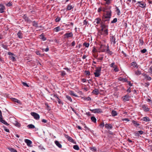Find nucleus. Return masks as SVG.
Here are the masks:
<instances>
[{"mask_svg": "<svg viewBox=\"0 0 152 152\" xmlns=\"http://www.w3.org/2000/svg\"><path fill=\"white\" fill-rule=\"evenodd\" d=\"M18 37L20 39L22 38V34L21 32V31H20L17 33V34Z\"/></svg>", "mask_w": 152, "mask_h": 152, "instance_id": "obj_25", "label": "nucleus"}, {"mask_svg": "<svg viewBox=\"0 0 152 152\" xmlns=\"http://www.w3.org/2000/svg\"><path fill=\"white\" fill-rule=\"evenodd\" d=\"M11 99L14 102H16L17 103L20 104H21L20 101L16 99L12 98Z\"/></svg>", "mask_w": 152, "mask_h": 152, "instance_id": "obj_22", "label": "nucleus"}, {"mask_svg": "<svg viewBox=\"0 0 152 152\" xmlns=\"http://www.w3.org/2000/svg\"><path fill=\"white\" fill-rule=\"evenodd\" d=\"M25 142L28 146H31V145L32 144V142L31 140L26 139L25 140Z\"/></svg>", "mask_w": 152, "mask_h": 152, "instance_id": "obj_11", "label": "nucleus"}, {"mask_svg": "<svg viewBox=\"0 0 152 152\" xmlns=\"http://www.w3.org/2000/svg\"><path fill=\"white\" fill-rule=\"evenodd\" d=\"M61 75L62 76H64L66 75V73L64 71H62L61 72Z\"/></svg>", "mask_w": 152, "mask_h": 152, "instance_id": "obj_53", "label": "nucleus"}, {"mask_svg": "<svg viewBox=\"0 0 152 152\" xmlns=\"http://www.w3.org/2000/svg\"><path fill=\"white\" fill-rule=\"evenodd\" d=\"M2 46L3 48H4L5 49H7V46L6 45H4V44H2Z\"/></svg>", "mask_w": 152, "mask_h": 152, "instance_id": "obj_50", "label": "nucleus"}, {"mask_svg": "<svg viewBox=\"0 0 152 152\" xmlns=\"http://www.w3.org/2000/svg\"><path fill=\"white\" fill-rule=\"evenodd\" d=\"M23 18L26 21H29V20L28 19V18L26 15H24L23 16Z\"/></svg>", "mask_w": 152, "mask_h": 152, "instance_id": "obj_37", "label": "nucleus"}, {"mask_svg": "<svg viewBox=\"0 0 152 152\" xmlns=\"http://www.w3.org/2000/svg\"><path fill=\"white\" fill-rule=\"evenodd\" d=\"M40 38L41 39H42L44 41L46 39V38L42 34H41L40 35Z\"/></svg>", "mask_w": 152, "mask_h": 152, "instance_id": "obj_40", "label": "nucleus"}, {"mask_svg": "<svg viewBox=\"0 0 152 152\" xmlns=\"http://www.w3.org/2000/svg\"><path fill=\"white\" fill-rule=\"evenodd\" d=\"M7 6L8 7H10L12 5V4L10 2H9L7 4H6Z\"/></svg>", "mask_w": 152, "mask_h": 152, "instance_id": "obj_57", "label": "nucleus"}, {"mask_svg": "<svg viewBox=\"0 0 152 152\" xmlns=\"http://www.w3.org/2000/svg\"><path fill=\"white\" fill-rule=\"evenodd\" d=\"M94 24L96 25V24H100V26H101V24L102 23H104L101 20V19L99 18H97L95 19L94 22Z\"/></svg>", "mask_w": 152, "mask_h": 152, "instance_id": "obj_6", "label": "nucleus"}, {"mask_svg": "<svg viewBox=\"0 0 152 152\" xmlns=\"http://www.w3.org/2000/svg\"><path fill=\"white\" fill-rule=\"evenodd\" d=\"M54 98H56L58 99V103L59 104H60L61 103V100L59 98L58 96L56 94H54L53 95V97H51V99H54Z\"/></svg>", "mask_w": 152, "mask_h": 152, "instance_id": "obj_15", "label": "nucleus"}, {"mask_svg": "<svg viewBox=\"0 0 152 152\" xmlns=\"http://www.w3.org/2000/svg\"><path fill=\"white\" fill-rule=\"evenodd\" d=\"M111 67L113 68L114 69V71L115 72H118L119 71V70L117 67V66L115 65L114 62H113L110 64V65Z\"/></svg>", "mask_w": 152, "mask_h": 152, "instance_id": "obj_5", "label": "nucleus"}, {"mask_svg": "<svg viewBox=\"0 0 152 152\" xmlns=\"http://www.w3.org/2000/svg\"><path fill=\"white\" fill-rule=\"evenodd\" d=\"M108 9H109V6L106 7L105 8L104 7L102 8V11L105 12Z\"/></svg>", "mask_w": 152, "mask_h": 152, "instance_id": "obj_31", "label": "nucleus"}, {"mask_svg": "<svg viewBox=\"0 0 152 152\" xmlns=\"http://www.w3.org/2000/svg\"><path fill=\"white\" fill-rule=\"evenodd\" d=\"M0 122L8 126L9 125V124L7 122L3 119L2 116L0 117Z\"/></svg>", "mask_w": 152, "mask_h": 152, "instance_id": "obj_13", "label": "nucleus"}, {"mask_svg": "<svg viewBox=\"0 0 152 152\" xmlns=\"http://www.w3.org/2000/svg\"><path fill=\"white\" fill-rule=\"evenodd\" d=\"M31 115L34 117V118L36 120H39V115L37 113H34L32 112L31 113Z\"/></svg>", "mask_w": 152, "mask_h": 152, "instance_id": "obj_7", "label": "nucleus"}, {"mask_svg": "<svg viewBox=\"0 0 152 152\" xmlns=\"http://www.w3.org/2000/svg\"><path fill=\"white\" fill-rule=\"evenodd\" d=\"M105 127L107 129H111L112 128V125L110 124H106L104 125Z\"/></svg>", "mask_w": 152, "mask_h": 152, "instance_id": "obj_16", "label": "nucleus"}, {"mask_svg": "<svg viewBox=\"0 0 152 152\" xmlns=\"http://www.w3.org/2000/svg\"><path fill=\"white\" fill-rule=\"evenodd\" d=\"M5 9L4 6L2 4H0V12L3 13L4 12V10Z\"/></svg>", "mask_w": 152, "mask_h": 152, "instance_id": "obj_14", "label": "nucleus"}, {"mask_svg": "<svg viewBox=\"0 0 152 152\" xmlns=\"http://www.w3.org/2000/svg\"><path fill=\"white\" fill-rule=\"evenodd\" d=\"M60 20V18H58L55 19L56 21L58 22Z\"/></svg>", "mask_w": 152, "mask_h": 152, "instance_id": "obj_59", "label": "nucleus"}, {"mask_svg": "<svg viewBox=\"0 0 152 152\" xmlns=\"http://www.w3.org/2000/svg\"><path fill=\"white\" fill-rule=\"evenodd\" d=\"M22 83L25 86H26L27 87H29L28 85L26 83H24V82H23Z\"/></svg>", "mask_w": 152, "mask_h": 152, "instance_id": "obj_51", "label": "nucleus"}, {"mask_svg": "<svg viewBox=\"0 0 152 152\" xmlns=\"http://www.w3.org/2000/svg\"><path fill=\"white\" fill-rule=\"evenodd\" d=\"M10 58L11 60L13 61H15V57L12 56H10Z\"/></svg>", "mask_w": 152, "mask_h": 152, "instance_id": "obj_48", "label": "nucleus"}, {"mask_svg": "<svg viewBox=\"0 0 152 152\" xmlns=\"http://www.w3.org/2000/svg\"><path fill=\"white\" fill-rule=\"evenodd\" d=\"M91 121L92 122L94 123H96V118L94 116H92L91 118Z\"/></svg>", "mask_w": 152, "mask_h": 152, "instance_id": "obj_29", "label": "nucleus"}, {"mask_svg": "<svg viewBox=\"0 0 152 152\" xmlns=\"http://www.w3.org/2000/svg\"><path fill=\"white\" fill-rule=\"evenodd\" d=\"M54 30L55 31L58 32L60 30V28L59 27H57L54 28Z\"/></svg>", "mask_w": 152, "mask_h": 152, "instance_id": "obj_43", "label": "nucleus"}, {"mask_svg": "<svg viewBox=\"0 0 152 152\" xmlns=\"http://www.w3.org/2000/svg\"><path fill=\"white\" fill-rule=\"evenodd\" d=\"M100 27L101 29L99 31L100 34L105 36L107 35L108 34V25L104 23H102Z\"/></svg>", "mask_w": 152, "mask_h": 152, "instance_id": "obj_1", "label": "nucleus"}, {"mask_svg": "<svg viewBox=\"0 0 152 152\" xmlns=\"http://www.w3.org/2000/svg\"><path fill=\"white\" fill-rule=\"evenodd\" d=\"M8 149H9L11 152H18L17 151L12 148H8Z\"/></svg>", "mask_w": 152, "mask_h": 152, "instance_id": "obj_32", "label": "nucleus"}, {"mask_svg": "<svg viewBox=\"0 0 152 152\" xmlns=\"http://www.w3.org/2000/svg\"><path fill=\"white\" fill-rule=\"evenodd\" d=\"M73 34L72 32L66 33L64 34L65 36V38H68L69 37H71L72 36Z\"/></svg>", "mask_w": 152, "mask_h": 152, "instance_id": "obj_17", "label": "nucleus"}, {"mask_svg": "<svg viewBox=\"0 0 152 152\" xmlns=\"http://www.w3.org/2000/svg\"><path fill=\"white\" fill-rule=\"evenodd\" d=\"M68 140L70 142H73V140L72 139L71 137H69L68 138Z\"/></svg>", "mask_w": 152, "mask_h": 152, "instance_id": "obj_54", "label": "nucleus"}, {"mask_svg": "<svg viewBox=\"0 0 152 152\" xmlns=\"http://www.w3.org/2000/svg\"><path fill=\"white\" fill-rule=\"evenodd\" d=\"M143 43L144 42L142 39H140L139 40V43L140 45L141 46L143 44Z\"/></svg>", "mask_w": 152, "mask_h": 152, "instance_id": "obj_34", "label": "nucleus"}, {"mask_svg": "<svg viewBox=\"0 0 152 152\" xmlns=\"http://www.w3.org/2000/svg\"><path fill=\"white\" fill-rule=\"evenodd\" d=\"M73 6L72 5H71V4H69L67 6L66 10H71L73 8Z\"/></svg>", "mask_w": 152, "mask_h": 152, "instance_id": "obj_21", "label": "nucleus"}, {"mask_svg": "<svg viewBox=\"0 0 152 152\" xmlns=\"http://www.w3.org/2000/svg\"><path fill=\"white\" fill-rule=\"evenodd\" d=\"M142 120L145 122H149L151 121V120L149 118L147 117L143 118Z\"/></svg>", "mask_w": 152, "mask_h": 152, "instance_id": "obj_19", "label": "nucleus"}, {"mask_svg": "<svg viewBox=\"0 0 152 152\" xmlns=\"http://www.w3.org/2000/svg\"><path fill=\"white\" fill-rule=\"evenodd\" d=\"M106 1V4L109 5L111 4V1H112V0H106V1Z\"/></svg>", "mask_w": 152, "mask_h": 152, "instance_id": "obj_36", "label": "nucleus"}, {"mask_svg": "<svg viewBox=\"0 0 152 152\" xmlns=\"http://www.w3.org/2000/svg\"><path fill=\"white\" fill-rule=\"evenodd\" d=\"M100 126L101 127H103L104 126V123H102L100 124Z\"/></svg>", "mask_w": 152, "mask_h": 152, "instance_id": "obj_63", "label": "nucleus"}, {"mask_svg": "<svg viewBox=\"0 0 152 152\" xmlns=\"http://www.w3.org/2000/svg\"><path fill=\"white\" fill-rule=\"evenodd\" d=\"M33 25L36 27H38V24L35 21L33 22Z\"/></svg>", "mask_w": 152, "mask_h": 152, "instance_id": "obj_42", "label": "nucleus"}, {"mask_svg": "<svg viewBox=\"0 0 152 152\" xmlns=\"http://www.w3.org/2000/svg\"><path fill=\"white\" fill-rule=\"evenodd\" d=\"M73 148L75 150H79V148L78 146L77 145H74L73 146Z\"/></svg>", "mask_w": 152, "mask_h": 152, "instance_id": "obj_39", "label": "nucleus"}, {"mask_svg": "<svg viewBox=\"0 0 152 152\" xmlns=\"http://www.w3.org/2000/svg\"><path fill=\"white\" fill-rule=\"evenodd\" d=\"M70 94L71 95H72L73 96H75V97H77V95H76L75 94H74V92L73 91H70Z\"/></svg>", "mask_w": 152, "mask_h": 152, "instance_id": "obj_46", "label": "nucleus"}, {"mask_svg": "<svg viewBox=\"0 0 152 152\" xmlns=\"http://www.w3.org/2000/svg\"><path fill=\"white\" fill-rule=\"evenodd\" d=\"M148 72L150 74H152V66H151L148 69Z\"/></svg>", "mask_w": 152, "mask_h": 152, "instance_id": "obj_35", "label": "nucleus"}, {"mask_svg": "<svg viewBox=\"0 0 152 152\" xmlns=\"http://www.w3.org/2000/svg\"><path fill=\"white\" fill-rule=\"evenodd\" d=\"M3 127L4 128V130L7 132H9V130L8 129H7L6 127L4 126H3Z\"/></svg>", "mask_w": 152, "mask_h": 152, "instance_id": "obj_55", "label": "nucleus"}, {"mask_svg": "<svg viewBox=\"0 0 152 152\" xmlns=\"http://www.w3.org/2000/svg\"><path fill=\"white\" fill-rule=\"evenodd\" d=\"M131 66H133L134 68H138V66L135 62H133L131 64Z\"/></svg>", "mask_w": 152, "mask_h": 152, "instance_id": "obj_18", "label": "nucleus"}, {"mask_svg": "<svg viewBox=\"0 0 152 152\" xmlns=\"http://www.w3.org/2000/svg\"><path fill=\"white\" fill-rule=\"evenodd\" d=\"M118 80L123 82H128V80L126 79L123 78L122 77H120L118 79Z\"/></svg>", "mask_w": 152, "mask_h": 152, "instance_id": "obj_24", "label": "nucleus"}, {"mask_svg": "<svg viewBox=\"0 0 152 152\" xmlns=\"http://www.w3.org/2000/svg\"><path fill=\"white\" fill-rule=\"evenodd\" d=\"M135 74L136 75H139L141 74V72L140 71L137 70L135 71Z\"/></svg>", "mask_w": 152, "mask_h": 152, "instance_id": "obj_38", "label": "nucleus"}, {"mask_svg": "<svg viewBox=\"0 0 152 152\" xmlns=\"http://www.w3.org/2000/svg\"><path fill=\"white\" fill-rule=\"evenodd\" d=\"M89 148L91 150L93 151H96V148L95 147H90Z\"/></svg>", "mask_w": 152, "mask_h": 152, "instance_id": "obj_41", "label": "nucleus"}, {"mask_svg": "<svg viewBox=\"0 0 152 152\" xmlns=\"http://www.w3.org/2000/svg\"><path fill=\"white\" fill-rule=\"evenodd\" d=\"M94 56L95 58H96L98 56V54L97 53H95L94 54Z\"/></svg>", "mask_w": 152, "mask_h": 152, "instance_id": "obj_56", "label": "nucleus"}, {"mask_svg": "<svg viewBox=\"0 0 152 152\" xmlns=\"http://www.w3.org/2000/svg\"><path fill=\"white\" fill-rule=\"evenodd\" d=\"M138 132H139V134H142L144 132L143 131L141 130L138 131Z\"/></svg>", "mask_w": 152, "mask_h": 152, "instance_id": "obj_58", "label": "nucleus"}, {"mask_svg": "<svg viewBox=\"0 0 152 152\" xmlns=\"http://www.w3.org/2000/svg\"><path fill=\"white\" fill-rule=\"evenodd\" d=\"M137 3L140 5L139 6L141 8H144L146 6V4L143 2L138 1Z\"/></svg>", "mask_w": 152, "mask_h": 152, "instance_id": "obj_9", "label": "nucleus"}, {"mask_svg": "<svg viewBox=\"0 0 152 152\" xmlns=\"http://www.w3.org/2000/svg\"><path fill=\"white\" fill-rule=\"evenodd\" d=\"M66 97L67 98V99L69 100L71 102H72V99L68 95L66 96Z\"/></svg>", "mask_w": 152, "mask_h": 152, "instance_id": "obj_45", "label": "nucleus"}, {"mask_svg": "<svg viewBox=\"0 0 152 152\" xmlns=\"http://www.w3.org/2000/svg\"><path fill=\"white\" fill-rule=\"evenodd\" d=\"M55 143L56 145L58 146L59 148H61L62 147L60 143L58 141H55Z\"/></svg>", "mask_w": 152, "mask_h": 152, "instance_id": "obj_23", "label": "nucleus"}, {"mask_svg": "<svg viewBox=\"0 0 152 152\" xmlns=\"http://www.w3.org/2000/svg\"><path fill=\"white\" fill-rule=\"evenodd\" d=\"M129 97L130 96L128 95H126L123 97V100L125 102L128 101L129 100Z\"/></svg>", "mask_w": 152, "mask_h": 152, "instance_id": "obj_12", "label": "nucleus"}, {"mask_svg": "<svg viewBox=\"0 0 152 152\" xmlns=\"http://www.w3.org/2000/svg\"><path fill=\"white\" fill-rule=\"evenodd\" d=\"M110 39L111 43L113 42V44L115 43V38L114 36H110Z\"/></svg>", "mask_w": 152, "mask_h": 152, "instance_id": "obj_10", "label": "nucleus"}, {"mask_svg": "<svg viewBox=\"0 0 152 152\" xmlns=\"http://www.w3.org/2000/svg\"><path fill=\"white\" fill-rule=\"evenodd\" d=\"M91 111H92V112L94 113H102V111L101 109H93L92 110H91Z\"/></svg>", "mask_w": 152, "mask_h": 152, "instance_id": "obj_8", "label": "nucleus"}, {"mask_svg": "<svg viewBox=\"0 0 152 152\" xmlns=\"http://www.w3.org/2000/svg\"><path fill=\"white\" fill-rule=\"evenodd\" d=\"M100 49L102 52H106L111 55H112L113 53L109 49L108 46H107L106 47V46L104 45H101L100 47Z\"/></svg>", "mask_w": 152, "mask_h": 152, "instance_id": "obj_2", "label": "nucleus"}, {"mask_svg": "<svg viewBox=\"0 0 152 152\" xmlns=\"http://www.w3.org/2000/svg\"><path fill=\"white\" fill-rule=\"evenodd\" d=\"M111 114L113 116H116L117 115V113L116 111L113 110L112 111Z\"/></svg>", "mask_w": 152, "mask_h": 152, "instance_id": "obj_28", "label": "nucleus"}, {"mask_svg": "<svg viewBox=\"0 0 152 152\" xmlns=\"http://www.w3.org/2000/svg\"><path fill=\"white\" fill-rule=\"evenodd\" d=\"M102 10V8L100 7L98 9L97 11H98V12H99Z\"/></svg>", "mask_w": 152, "mask_h": 152, "instance_id": "obj_60", "label": "nucleus"}, {"mask_svg": "<svg viewBox=\"0 0 152 152\" xmlns=\"http://www.w3.org/2000/svg\"><path fill=\"white\" fill-rule=\"evenodd\" d=\"M127 82L128 83L129 86H132V83H131L130 82L128 81V82Z\"/></svg>", "mask_w": 152, "mask_h": 152, "instance_id": "obj_62", "label": "nucleus"}, {"mask_svg": "<svg viewBox=\"0 0 152 152\" xmlns=\"http://www.w3.org/2000/svg\"><path fill=\"white\" fill-rule=\"evenodd\" d=\"M132 123L135 126H137L140 125V124L138 123L137 121L133 120L132 121Z\"/></svg>", "mask_w": 152, "mask_h": 152, "instance_id": "obj_30", "label": "nucleus"}, {"mask_svg": "<svg viewBox=\"0 0 152 152\" xmlns=\"http://www.w3.org/2000/svg\"><path fill=\"white\" fill-rule=\"evenodd\" d=\"M147 51V50L145 49H144L141 50V52L142 53H145Z\"/></svg>", "mask_w": 152, "mask_h": 152, "instance_id": "obj_49", "label": "nucleus"}, {"mask_svg": "<svg viewBox=\"0 0 152 152\" xmlns=\"http://www.w3.org/2000/svg\"><path fill=\"white\" fill-rule=\"evenodd\" d=\"M123 121H129V119L127 118H124L122 119Z\"/></svg>", "mask_w": 152, "mask_h": 152, "instance_id": "obj_52", "label": "nucleus"}, {"mask_svg": "<svg viewBox=\"0 0 152 152\" xmlns=\"http://www.w3.org/2000/svg\"><path fill=\"white\" fill-rule=\"evenodd\" d=\"M145 79H146L150 81L151 80V77H150L148 75H146V77L145 78Z\"/></svg>", "mask_w": 152, "mask_h": 152, "instance_id": "obj_33", "label": "nucleus"}, {"mask_svg": "<svg viewBox=\"0 0 152 152\" xmlns=\"http://www.w3.org/2000/svg\"><path fill=\"white\" fill-rule=\"evenodd\" d=\"M92 93L96 95H98L99 93V91L98 89H95L93 91Z\"/></svg>", "mask_w": 152, "mask_h": 152, "instance_id": "obj_27", "label": "nucleus"}, {"mask_svg": "<svg viewBox=\"0 0 152 152\" xmlns=\"http://www.w3.org/2000/svg\"><path fill=\"white\" fill-rule=\"evenodd\" d=\"M117 18H115L113 19V20L111 21V23H115L117 22Z\"/></svg>", "mask_w": 152, "mask_h": 152, "instance_id": "obj_47", "label": "nucleus"}, {"mask_svg": "<svg viewBox=\"0 0 152 152\" xmlns=\"http://www.w3.org/2000/svg\"><path fill=\"white\" fill-rule=\"evenodd\" d=\"M101 67H96L94 72V75L95 77H99L100 75L101 71Z\"/></svg>", "mask_w": 152, "mask_h": 152, "instance_id": "obj_4", "label": "nucleus"}, {"mask_svg": "<svg viewBox=\"0 0 152 152\" xmlns=\"http://www.w3.org/2000/svg\"><path fill=\"white\" fill-rule=\"evenodd\" d=\"M28 126L29 128H35V126L32 125V124H29Z\"/></svg>", "mask_w": 152, "mask_h": 152, "instance_id": "obj_44", "label": "nucleus"}, {"mask_svg": "<svg viewBox=\"0 0 152 152\" xmlns=\"http://www.w3.org/2000/svg\"><path fill=\"white\" fill-rule=\"evenodd\" d=\"M111 8V7L109 6V9L106 11L105 14L104 16V17L105 18H108V21L109 20L110 18L111 17L112 15V11L110 10Z\"/></svg>", "mask_w": 152, "mask_h": 152, "instance_id": "obj_3", "label": "nucleus"}, {"mask_svg": "<svg viewBox=\"0 0 152 152\" xmlns=\"http://www.w3.org/2000/svg\"><path fill=\"white\" fill-rule=\"evenodd\" d=\"M142 108L145 111L147 112L149 110V109L147 106H145V105L142 106Z\"/></svg>", "mask_w": 152, "mask_h": 152, "instance_id": "obj_20", "label": "nucleus"}, {"mask_svg": "<svg viewBox=\"0 0 152 152\" xmlns=\"http://www.w3.org/2000/svg\"><path fill=\"white\" fill-rule=\"evenodd\" d=\"M15 125L16 126H19V124L17 121H15Z\"/></svg>", "mask_w": 152, "mask_h": 152, "instance_id": "obj_61", "label": "nucleus"}, {"mask_svg": "<svg viewBox=\"0 0 152 152\" xmlns=\"http://www.w3.org/2000/svg\"><path fill=\"white\" fill-rule=\"evenodd\" d=\"M116 12H117V15L118 16L120 15L121 14L120 11L118 7H116L115 8Z\"/></svg>", "mask_w": 152, "mask_h": 152, "instance_id": "obj_26", "label": "nucleus"}, {"mask_svg": "<svg viewBox=\"0 0 152 152\" xmlns=\"http://www.w3.org/2000/svg\"><path fill=\"white\" fill-rule=\"evenodd\" d=\"M90 74V72L88 71H86V76L87 75H89Z\"/></svg>", "mask_w": 152, "mask_h": 152, "instance_id": "obj_64", "label": "nucleus"}]
</instances>
